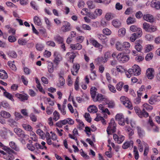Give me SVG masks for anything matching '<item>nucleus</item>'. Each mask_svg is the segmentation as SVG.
<instances>
[{"instance_id":"nucleus-1","label":"nucleus","mask_w":160,"mask_h":160,"mask_svg":"<svg viewBox=\"0 0 160 160\" xmlns=\"http://www.w3.org/2000/svg\"><path fill=\"white\" fill-rule=\"evenodd\" d=\"M2 149L7 152L6 154L4 155L3 158L7 160H13L14 158V157L12 153L15 154L16 153L12 149L7 146H4Z\"/></svg>"},{"instance_id":"nucleus-2","label":"nucleus","mask_w":160,"mask_h":160,"mask_svg":"<svg viewBox=\"0 0 160 160\" xmlns=\"http://www.w3.org/2000/svg\"><path fill=\"white\" fill-rule=\"evenodd\" d=\"M143 28L147 32H153L157 30L156 26L145 22L142 24Z\"/></svg>"},{"instance_id":"nucleus-3","label":"nucleus","mask_w":160,"mask_h":160,"mask_svg":"<svg viewBox=\"0 0 160 160\" xmlns=\"http://www.w3.org/2000/svg\"><path fill=\"white\" fill-rule=\"evenodd\" d=\"M115 119L116 121H118V124L120 125L124 126L125 122L128 124H129L128 118H126L125 120L123 115L122 113L117 114L115 117Z\"/></svg>"},{"instance_id":"nucleus-4","label":"nucleus","mask_w":160,"mask_h":160,"mask_svg":"<svg viewBox=\"0 0 160 160\" xmlns=\"http://www.w3.org/2000/svg\"><path fill=\"white\" fill-rule=\"evenodd\" d=\"M74 121L71 118H68L63 120H60L56 123L57 126L59 128H62L63 125L67 124L72 125L74 124Z\"/></svg>"},{"instance_id":"nucleus-5","label":"nucleus","mask_w":160,"mask_h":160,"mask_svg":"<svg viewBox=\"0 0 160 160\" xmlns=\"http://www.w3.org/2000/svg\"><path fill=\"white\" fill-rule=\"evenodd\" d=\"M134 108L136 113L139 117L141 118H147L148 116V113L145 111V109H143L141 111L140 108L137 107H135Z\"/></svg>"},{"instance_id":"nucleus-6","label":"nucleus","mask_w":160,"mask_h":160,"mask_svg":"<svg viewBox=\"0 0 160 160\" xmlns=\"http://www.w3.org/2000/svg\"><path fill=\"white\" fill-rule=\"evenodd\" d=\"M117 58L119 62L123 63L128 61L129 59L128 55L122 53H119L117 56Z\"/></svg>"},{"instance_id":"nucleus-7","label":"nucleus","mask_w":160,"mask_h":160,"mask_svg":"<svg viewBox=\"0 0 160 160\" xmlns=\"http://www.w3.org/2000/svg\"><path fill=\"white\" fill-rule=\"evenodd\" d=\"M116 124L113 118H112L109 123V126L108 127L107 132L108 134H110L109 131H112L113 132H115L116 130Z\"/></svg>"},{"instance_id":"nucleus-8","label":"nucleus","mask_w":160,"mask_h":160,"mask_svg":"<svg viewBox=\"0 0 160 160\" xmlns=\"http://www.w3.org/2000/svg\"><path fill=\"white\" fill-rule=\"evenodd\" d=\"M14 131L18 136L21 138H25L27 136V135H26L24 132L20 128H15Z\"/></svg>"},{"instance_id":"nucleus-9","label":"nucleus","mask_w":160,"mask_h":160,"mask_svg":"<svg viewBox=\"0 0 160 160\" xmlns=\"http://www.w3.org/2000/svg\"><path fill=\"white\" fill-rule=\"evenodd\" d=\"M160 101V96L156 95H152L151 96L149 100V103L153 105Z\"/></svg>"},{"instance_id":"nucleus-10","label":"nucleus","mask_w":160,"mask_h":160,"mask_svg":"<svg viewBox=\"0 0 160 160\" xmlns=\"http://www.w3.org/2000/svg\"><path fill=\"white\" fill-rule=\"evenodd\" d=\"M61 31L63 32H67L71 30L70 24L67 22H64V24L62 27Z\"/></svg>"},{"instance_id":"nucleus-11","label":"nucleus","mask_w":160,"mask_h":160,"mask_svg":"<svg viewBox=\"0 0 160 160\" xmlns=\"http://www.w3.org/2000/svg\"><path fill=\"white\" fill-rule=\"evenodd\" d=\"M107 99L106 97L100 93H98L95 98L93 100L95 102H101L102 101H105Z\"/></svg>"},{"instance_id":"nucleus-12","label":"nucleus","mask_w":160,"mask_h":160,"mask_svg":"<svg viewBox=\"0 0 160 160\" xmlns=\"http://www.w3.org/2000/svg\"><path fill=\"white\" fill-rule=\"evenodd\" d=\"M151 6L157 10L160 9V0H152Z\"/></svg>"},{"instance_id":"nucleus-13","label":"nucleus","mask_w":160,"mask_h":160,"mask_svg":"<svg viewBox=\"0 0 160 160\" xmlns=\"http://www.w3.org/2000/svg\"><path fill=\"white\" fill-rule=\"evenodd\" d=\"M80 67L79 64L78 63L74 64L73 65L72 68L71 69L72 74L73 75H76Z\"/></svg>"},{"instance_id":"nucleus-14","label":"nucleus","mask_w":160,"mask_h":160,"mask_svg":"<svg viewBox=\"0 0 160 160\" xmlns=\"http://www.w3.org/2000/svg\"><path fill=\"white\" fill-rule=\"evenodd\" d=\"M54 58V62L58 64V62L62 60V57L59 53L57 51H55L53 54Z\"/></svg>"},{"instance_id":"nucleus-15","label":"nucleus","mask_w":160,"mask_h":160,"mask_svg":"<svg viewBox=\"0 0 160 160\" xmlns=\"http://www.w3.org/2000/svg\"><path fill=\"white\" fill-rule=\"evenodd\" d=\"M113 138L114 140L118 144L121 143L124 139V137L122 135L118 136L116 134L113 135Z\"/></svg>"},{"instance_id":"nucleus-16","label":"nucleus","mask_w":160,"mask_h":160,"mask_svg":"<svg viewBox=\"0 0 160 160\" xmlns=\"http://www.w3.org/2000/svg\"><path fill=\"white\" fill-rule=\"evenodd\" d=\"M154 69L152 68H148L146 71V75L149 79H152L154 76Z\"/></svg>"},{"instance_id":"nucleus-17","label":"nucleus","mask_w":160,"mask_h":160,"mask_svg":"<svg viewBox=\"0 0 160 160\" xmlns=\"http://www.w3.org/2000/svg\"><path fill=\"white\" fill-rule=\"evenodd\" d=\"M15 96L21 101L27 100L28 98V96L27 94L24 95L17 93L15 95Z\"/></svg>"},{"instance_id":"nucleus-18","label":"nucleus","mask_w":160,"mask_h":160,"mask_svg":"<svg viewBox=\"0 0 160 160\" xmlns=\"http://www.w3.org/2000/svg\"><path fill=\"white\" fill-rule=\"evenodd\" d=\"M142 43V41L140 40H137L135 42V48L138 52H141L142 49V46L141 44Z\"/></svg>"},{"instance_id":"nucleus-19","label":"nucleus","mask_w":160,"mask_h":160,"mask_svg":"<svg viewBox=\"0 0 160 160\" xmlns=\"http://www.w3.org/2000/svg\"><path fill=\"white\" fill-rule=\"evenodd\" d=\"M98 37L103 44H105L108 41L107 37L102 34H98Z\"/></svg>"},{"instance_id":"nucleus-20","label":"nucleus","mask_w":160,"mask_h":160,"mask_svg":"<svg viewBox=\"0 0 160 160\" xmlns=\"http://www.w3.org/2000/svg\"><path fill=\"white\" fill-rule=\"evenodd\" d=\"M134 72V75H139L141 73V69L139 66L138 65H135L132 67Z\"/></svg>"},{"instance_id":"nucleus-21","label":"nucleus","mask_w":160,"mask_h":160,"mask_svg":"<svg viewBox=\"0 0 160 160\" xmlns=\"http://www.w3.org/2000/svg\"><path fill=\"white\" fill-rule=\"evenodd\" d=\"M90 42L95 47L100 48L102 47L101 49L102 48V46L99 43L97 40L94 39L93 38H91L89 40Z\"/></svg>"},{"instance_id":"nucleus-22","label":"nucleus","mask_w":160,"mask_h":160,"mask_svg":"<svg viewBox=\"0 0 160 160\" xmlns=\"http://www.w3.org/2000/svg\"><path fill=\"white\" fill-rule=\"evenodd\" d=\"M70 48L73 50H80L82 48V46L78 43L70 45Z\"/></svg>"},{"instance_id":"nucleus-23","label":"nucleus","mask_w":160,"mask_h":160,"mask_svg":"<svg viewBox=\"0 0 160 160\" xmlns=\"http://www.w3.org/2000/svg\"><path fill=\"white\" fill-rule=\"evenodd\" d=\"M144 19L147 22H152L154 21V19L152 15L150 14L144 15L143 16Z\"/></svg>"},{"instance_id":"nucleus-24","label":"nucleus","mask_w":160,"mask_h":160,"mask_svg":"<svg viewBox=\"0 0 160 160\" xmlns=\"http://www.w3.org/2000/svg\"><path fill=\"white\" fill-rule=\"evenodd\" d=\"M97 88L95 87H92L90 89V94L93 100L97 96Z\"/></svg>"},{"instance_id":"nucleus-25","label":"nucleus","mask_w":160,"mask_h":160,"mask_svg":"<svg viewBox=\"0 0 160 160\" xmlns=\"http://www.w3.org/2000/svg\"><path fill=\"white\" fill-rule=\"evenodd\" d=\"M112 24L116 28H118L121 25V22L118 19H114L112 22Z\"/></svg>"},{"instance_id":"nucleus-26","label":"nucleus","mask_w":160,"mask_h":160,"mask_svg":"<svg viewBox=\"0 0 160 160\" xmlns=\"http://www.w3.org/2000/svg\"><path fill=\"white\" fill-rule=\"evenodd\" d=\"M137 129L138 135L140 138H142L145 135V132L140 127H137Z\"/></svg>"},{"instance_id":"nucleus-27","label":"nucleus","mask_w":160,"mask_h":160,"mask_svg":"<svg viewBox=\"0 0 160 160\" xmlns=\"http://www.w3.org/2000/svg\"><path fill=\"white\" fill-rule=\"evenodd\" d=\"M0 115L2 117L5 118H8L11 116V115L9 112L4 110L1 111L0 112Z\"/></svg>"},{"instance_id":"nucleus-28","label":"nucleus","mask_w":160,"mask_h":160,"mask_svg":"<svg viewBox=\"0 0 160 160\" xmlns=\"http://www.w3.org/2000/svg\"><path fill=\"white\" fill-rule=\"evenodd\" d=\"M133 144V142L132 141L126 142L122 145V147L123 149H126L128 148L131 146H132Z\"/></svg>"},{"instance_id":"nucleus-29","label":"nucleus","mask_w":160,"mask_h":160,"mask_svg":"<svg viewBox=\"0 0 160 160\" xmlns=\"http://www.w3.org/2000/svg\"><path fill=\"white\" fill-rule=\"evenodd\" d=\"M88 110L90 113H95L97 112L98 111L97 108L94 105L90 106L88 108Z\"/></svg>"},{"instance_id":"nucleus-30","label":"nucleus","mask_w":160,"mask_h":160,"mask_svg":"<svg viewBox=\"0 0 160 160\" xmlns=\"http://www.w3.org/2000/svg\"><path fill=\"white\" fill-rule=\"evenodd\" d=\"M63 75V73L62 72H60L59 74V87L63 86L65 84V81L62 76Z\"/></svg>"},{"instance_id":"nucleus-31","label":"nucleus","mask_w":160,"mask_h":160,"mask_svg":"<svg viewBox=\"0 0 160 160\" xmlns=\"http://www.w3.org/2000/svg\"><path fill=\"white\" fill-rule=\"evenodd\" d=\"M9 145L13 149L15 150L17 152H19L20 149L18 147H17L15 142L11 141L9 142Z\"/></svg>"},{"instance_id":"nucleus-32","label":"nucleus","mask_w":160,"mask_h":160,"mask_svg":"<svg viewBox=\"0 0 160 160\" xmlns=\"http://www.w3.org/2000/svg\"><path fill=\"white\" fill-rule=\"evenodd\" d=\"M8 76L5 71L0 70V78L2 79H6L7 78Z\"/></svg>"},{"instance_id":"nucleus-33","label":"nucleus","mask_w":160,"mask_h":160,"mask_svg":"<svg viewBox=\"0 0 160 160\" xmlns=\"http://www.w3.org/2000/svg\"><path fill=\"white\" fill-rule=\"evenodd\" d=\"M76 121L78 122V124L77 126V128L79 130L82 129L84 127V125L83 122L81 120L77 119Z\"/></svg>"},{"instance_id":"nucleus-34","label":"nucleus","mask_w":160,"mask_h":160,"mask_svg":"<svg viewBox=\"0 0 160 160\" xmlns=\"http://www.w3.org/2000/svg\"><path fill=\"white\" fill-rule=\"evenodd\" d=\"M67 54H68V55L69 56L70 59L71 60L72 59V62H73V60L75 58V57L77 55H79L78 53L77 52H68L67 53Z\"/></svg>"},{"instance_id":"nucleus-35","label":"nucleus","mask_w":160,"mask_h":160,"mask_svg":"<svg viewBox=\"0 0 160 160\" xmlns=\"http://www.w3.org/2000/svg\"><path fill=\"white\" fill-rule=\"evenodd\" d=\"M54 39L58 44H62L63 42V38L58 35L56 36L54 38Z\"/></svg>"},{"instance_id":"nucleus-36","label":"nucleus","mask_w":160,"mask_h":160,"mask_svg":"<svg viewBox=\"0 0 160 160\" xmlns=\"http://www.w3.org/2000/svg\"><path fill=\"white\" fill-rule=\"evenodd\" d=\"M33 20L34 23L36 25L38 26L42 25L41 20L37 16H35L33 18Z\"/></svg>"},{"instance_id":"nucleus-37","label":"nucleus","mask_w":160,"mask_h":160,"mask_svg":"<svg viewBox=\"0 0 160 160\" xmlns=\"http://www.w3.org/2000/svg\"><path fill=\"white\" fill-rule=\"evenodd\" d=\"M126 33V29L124 28H122L119 29L118 31V35L121 37L124 36Z\"/></svg>"},{"instance_id":"nucleus-38","label":"nucleus","mask_w":160,"mask_h":160,"mask_svg":"<svg viewBox=\"0 0 160 160\" xmlns=\"http://www.w3.org/2000/svg\"><path fill=\"white\" fill-rule=\"evenodd\" d=\"M48 71L50 73H52L53 71V65L52 62H49L48 63Z\"/></svg>"},{"instance_id":"nucleus-39","label":"nucleus","mask_w":160,"mask_h":160,"mask_svg":"<svg viewBox=\"0 0 160 160\" xmlns=\"http://www.w3.org/2000/svg\"><path fill=\"white\" fill-rule=\"evenodd\" d=\"M8 54L9 57L12 58H16L18 56L16 52L14 51H9Z\"/></svg>"},{"instance_id":"nucleus-40","label":"nucleus","mask_w":160,"mask_h":160,"mask_svg":"<svg viewBox=\"0 0 160 160\" xmlns=\"http://www.w3.org/2000/svg\"><path fill=\"white\" fill-rule=\"evenodd\" d=\"M123 104L126 107L130 109H132L133 108L131 102L129 100H128L124 102Z\"/></svg>"},{"instance_id":"nucleus-41","label":"nucleus","mask_w":160,"mask_h":160,"mask_svg":"<svg viewBox=\"0 0 160 160\" xmlns=\"http://www.w3.org/2000/svg\"><path fill=\"white\" fill-rule=\"evenodd\" d=\"M4 95L7 98L11 100L12 101L14 102V99L13 98V96L10 93L5 91L4 92Z\"/></svg>"},{"instance_id":"nucleus-42","label":"nucleus","mask_w":160,"mask_h":160,"mask_svg":"<svg viewBox=\"0 0 160 160\" xmlns=\"http://www.w3.org/2000/svg\"><path fill=\"white\" fill-rule=\"evenodd\" d=\"M53 119L55 121L58 120L60 118V115L58 112L57 111H55L53 113Z\"/></svg>"},{"instance_id":"nucleus-43","label":"nucleus","mask_w":160,"mask_h":160,"mask_svg":"<svg viewBox=\"0 0 160 160\" xmlns=\"http://www.w3.org/2000/svg\"><path fill=\"white\" fill-rule=\"evenodd\" d=\"M133 152L135 159L136 160L138 159L139 157V155L137 147L136 146L133 147Z\"/></svg>"},{"instance_id":"nucleus-44","label":"nucleus","mask_w":160,"mask_h":160,"mask_svg":"<svg viewBox=\"0 0 160 160\" xmlns=\"http://www.w3.org/2000/svg\"><path fill=\"white\" fill-rule=\"evenodd\" d=\"M8 122L9 124L12 127L16 126H17V122L13 119L10 118L8 120Z\"/></svg>"},{"instance_id":"nucleus-45","label":"nucleus","mask_w":160,"mask_h":160,"mask_svg":"<svg viewBox=\"0 0 160 160\" xmlns=\"http://www.w3.org/2000/svg\"><path fill=\"white\" fill-rule=\"evenodd\" d=\"M18 42L20 45H24L27 44V41L25 39L20 38L18 39Z\"/></svg>"},{"instance_id":"nucleus-46","label":"nucleus","mask_w":160,"mask_h":160,"mask_svg":"<svg viewBox=\"0 0 160 160\" xmlns=\"http://www.w3.org/2000/svg\"><path fill=\"white\" fill-rule=\"evenodd\" d=\"M14 62V61H13V62L11 61H9L8 62V65L11 69L13 70L16 71L17 70V68L15 65L13 64Z\"/></svg>"},{"instance_id":"nucleus-47","label":"nucleus","mask_w":160,"mask_h":160,"mask_svg":"<svg viewBox=\"0 0 160 160\" xmlns=\"http://www.w3.org/2000/svg\"><path fill=\"white\" fill-rule=\"evenodd\" d=\"M116 49L119 51H122L123 49V45L120 42H117L116 44Z\"/></svg>"},{"instance_id":"nucleus-48","label":"nucleus","mask_w":160,"mask_h":160,"mask_svg":"<svg viewBox=\"0 0 160 160\" xmlns=\"http://www.w3.org/2000/svg\"><path fill=\"white\" fill-rule=\"evenodd\" d=\"M23 128L26 131H31L32 129V127L30 125L28 124H22Z\"/></svg>"},{"instance_id":"nucleus-49","label":"nucleus","mask_w":160,"mask_h":160,"mask_svg":"<svg viewBox=\"0 0 160 160\" xmlns=\"http://www.w3.org/2000/svg\"><path fill=\"white\" fill-rule=\"evenodd\" d=\"M103 34L106 35L108 36L111 34V31L108 28H105L102 30Z\"/></svg>"},{"instance_id":"nucleus-50","label":"nucleus","mask_w":160,"mask_h":160,"mask_svg":"<svg viewBox=\"0 0 160 160\" xmlns=\"http://www.w3.org/2000/svg\"><path fill=\"white\" fill-rule=\"evenodd\" d=\"M135 22V18L131 17H128L127 20V22L128 24H131L134 23Z\"/></svg>"},{"instance_id":"nucleus-51","label":"nucleus","mask_w":160,"mask_h":160,"mask_svg":"<svg viewBox=\"0 0 160 160\" xmlns=\"http://www.w3.org/2000/svg\"><path fill=\"white\" fill-rule=\"evenodd\" d=\"M125 130L128 132L129 136H132L134 134V132L133 130L130 127H126Z\"/></svg>"},{"instance_id":"nucleus-52","label":"nucleus","mask_w":160,"mask_h":160,"mask_svg":"<svg viewBox=\"0 0 160 160\" xmlns=\"http://www.w3.org/2000/svg\"><path fill=\"white\" fill-rule=\"evenodd\" d=\"M1 106L5 108L9 109L10 106L8 102L5 101H4L1 102Z\"/></svg>"},{"instance_id":"nucleus-53","label":"nucleus","mask_w":160,"mask_h":160,"mask_svg":"<svg viewBox=\"0 0 160 160\" xmlns=\"http://www.w3.org/2000/svg\"><path fill=\"white\" fill-rule=\"evenodd\" d=\"M79 79L78 77H77L74 83V88L76 91H78L79 88Z\"/></svg>"},{"instance_id":"nucleus-54","label":"nucleus","mask_w":160,"mask_h":160,"mask_svg":"<svg viewBox=\"0 0 160 160\" xmlns=\"http://www.w3.org/2000/svg\"><path fill=\"white\" fill-rule=\"evenodd\" d=\"M30 135L31 139L33 141H36L37 140V138L35 133L33 132H30Z\"/></svg>"},{"instance_id":"nucleus-55","label":"nucleus","mask_w":160,"mask_h":160,"mask_svg":"<svg viewBox=\"0 0 160 160\" xmlns=\"http://www.w3.org/2000/svg\"><path fill=\"white\" fill-rule=\"evenodd\" d=\"M123 85L124 83L122 82L118 83L116 86L117 89L119 91L121 90Z\"/></svg>"},{"instance_id":"nucleus-56","label":"nucleus","mask_w":160,"mask_h":160,"mask_svg":"<svg viewBox=\"0 0 160 160\" xmlns=\"http://www.w3.org/2000/svg\"><path fill=\"white\" fill-rule=\"evenodd\" d=\"M144 108L143 109H145V111L146 110L148 111H151L153 108L152 106L149 105L148 104H145L144 105Z\"/></svg>"},{"instance_id":"nucleus-57","label":"nucleus","mask_w":160,"mask_h":160,"mask_svg":"<svg viewBox=\"0 0 160 160\" xmlns=\"http://www.w3.org/2000/svg\"><path fill=\"white\" fill-rule=\"evenodd\" d=\"M43 48V45L41 43H37L36 45V49L38 51H41L42 50Z\"/></svg>"},{"instance_id":"nucleus-58","label":"nucleus","mask_w":160,"mask_h":160,"mask_svg":"<svg viewBox=\"0 0 160 160\" xmlns=\"http://www.w3.org/2000/svg\"><path fill=\"white\" fill-rule=\"evenodd\" d=\"M58 107V109L60 110L61 112L63 115H64L66 114V112L65 109L61 108V106L59 104H57Z\"/></svg>"},{"instance_id":"nucleus-59","label":"nucleus","mask_w":160,"mask_h":160,"mask_svg":"<svg viewBox=\"0 0 160 160\" xmlns=\"http://www.w3.org/2000/svg\"><path fill=\"white\" fill-rule=\"evenodd\" d=\"M143 144L144 145H145V148L144 150L143 154L144 156H146L147 155L149 151V147L148 145L144 142H143Z\"/></svg>"},{"instance_id":"nucleus-60","label":"nucleus","mask_w":160,"mask_h":160,"mask_svg":"<svg viewBox=\"0 0 160 160\" xmlns=\"http://www.w3.org/2000/svg\"><path fill=\"white\" fill-rule=\"evenodd\" d=\"M84 118L88 122H90L91 121V118L89 113H86L84 114Z\"/></svg>"},{"instance_id":"nucleus-61","label":"nucleus","mask_w":160,"mask_h":160,"mask_svg":"<svg viewBox=\"0 0 160 160\" xmlns=\"http://www.w3.org/2000/svg\"><path fill=\"white\" fill-rule=\"evenodd\" d=\"M35 145L37 149H47V148L46 146H42V145H41V144L38 143H36L35 144Z\"/></svg>"},{"instance_id":"nucleus-62","label":"nucleus","mask_w":160,"mask_h":160,"mask_svg":"<svg viewBox=\"0 0 160 160\" xmlns=\"http://www.w3.org/2000/svg\"><path fill=\"white\" fill-rule=\"evenodd\" d=\"M138 37H139L137 36V33H133L131 37L130 38V40L132 42H133Z\"/></svg>"},{"instance_id":"nucleus-63","label":"nucleus","mask_w":160,"mask_h":160,"mask_svg":"<svg viewBox=\"0 0 160 160\" xmlns=\"http://www.w3.org/2000/svg\"><path fill=\"white\" fill-rule=\"evenodd\" d=\"M153 57V54L151 53L148 54L145 57V59L147 61L151 60Z\"/></svg>"},{"instance_id":"nucleus-64","label":"nucleus","mask_w":160,"mask_h":160,"mask_svg":"<svg viewBox=\"0 0 160 160\" xmlns=\"http://www.w3.org/2000/svg\"><path fill=\"white\" fill-rule=\"evenodd\" d=\"M8 41L11 42H15L17 39L13 36H9L8 38Z\"/></svg>"}]
</instances>
